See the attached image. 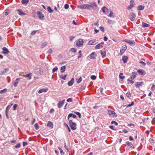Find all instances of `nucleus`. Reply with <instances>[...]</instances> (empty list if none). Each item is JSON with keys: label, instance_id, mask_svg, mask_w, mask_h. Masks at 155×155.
<instances>
[{"label": "nucleus", "instance_id": "c85d7f7f", "mask_svg": "<svg viewBox=\"0 0 155 155\" xmlns=\"http://www.w3.org/2000/svg\"><path fill=\"white\" fill-rule=\"evenodd\" d=\"M142 26L143 28H146L149 27L150 26V25L146 23L143 22L142 23Z\"/></svg>", "mask_w": 155, "mask_h": 155}, {"label": "nucleus", "instance_id": "2eb2a0df", "mask_svg": "<svg viewBox=\"0 0 155 155\" xmlns=\"http://www.w3.org/2000/svg\"><path fill=\"white\" fill-rule=\"evenodd\" d=\"M9 69L8 68H6L4 69L2 71H1L0 73V75H1L5 74L8 71Z\"/></svg>", "mask_w": 155, "mask_h": 155}, {"label": "nucleus", "instance_id": "a19ab883", "mask_svg": "<svg viewBox=\"0 0 155 155\" xmlns=\"http://www.w3.org/2000/svg\"><path fill=\"white\" fill-rule=\"evenodd\" d=\"M74 113L78 115L79 118H81V114L80 113L78 112H74Z\"/></svg>", "mask_w": 155, "mask_h": 155}, {"label": "nucleus", "instance_id": "4be33fe9", "mask_svg": "<svg viewBox=\"0 0 155 155\" xmlns=\"http://www.w3.org/2000/svg\"><path fill=\"white\" fill-rule=\"evenodd\" d=\"M72 117L73 118H75L77 117V116L73 114H72L70 113L69 114L68 116V120H69L70 117Z\"/></svg>", "mask_w": 155, "mask_h": 155}, {"label": "nucleus", "instance_id": "6e6552de", "mask_svg": "<svg viewBox=\"0 0 155 155\" xmlns=\"http://www.w3.org/2000/svg\"><path fill=\"white\" fill-rule=\"evenodd\" d=\"M3 50L2 53L5 54H8L9 53V51L8 49L6 47H3L2 48Z\"/></svg>", "mask_w": 155, "mask_h": 155}, {"label": "nucleus", "instance_id": "ddd939ff", "mask_svg": "<svg viewBox=\"0 0 155 155\" xmlns=\"http://www.w3.org/2000/svg\"><path fill=\"white\" fill-rule=\"evenodd\" d=\"M48 90V89L47 88L41 89L38 91V93L41 94L42 92H45L47 91Z\"/></svg>", "mask_w": 155, "mask_h": 155}, {"label": "nucleus", "instance_id": "c03bdc74", "mask_svg": "<svg viewBox=\"0 0 155 155\" xmlns=\"http://www.w3.org/2000/svg\"><path fill=\"white\" fill-rule=\"evenodd\" d=\"M127 81H128V83H127V84H130V83H132V84H133L134 83V81H132V80H130L129 79H128L127 80Z\"/></svg>", "mask_w": 155, "mask_h": 155}, {"label": "nucleus", "instance_id": "6ab92c4d", "mask_svg": "<svg viewBox=\"0 0 155 155\" xmlns=\"http://www.w3.org/2000/svg\"><path fill=\"white\" fill-rule=\"evenodd\" d=\"M143 84V82H138L136 83V84H135V86L136 87L138 88L142 85Z\"/></svg>", "mask_w": 155, "mask_h": 155}, {"label": "nucleus", "instance_id": "a211bd4d", "mask_svg": "<svg viewBox=\"0 0 155 155\" xmlns=\"http://www.w3.org/2000/svg\"><path fill=\"white\" fill-rule=\"evenodd\" d=\"M128 59V57L127 56H124L122 57V60L124 63H126L127 62Z\"/></svg>", "mask_w": 155, "mask_h": 155}, {"label": "nucleus", "instance_id": "a878e982", "mask_svg": "<svg viewBox=\"0 0 155 155\" xmlns=\"http://www.w3.org/2000/svg\"><path fill=\"white\" fill-rule=\"evenodd\" d=\"M144 8L143 6L140 5L137 8V10L139 11L142 10L144 9Z\"/></svg>", "mask_w": 155, "mask_h": 155}, {"label": "nucleus", "instance_id": "f704fd0d", "mask_svg": "<svg viewBox=\"0 0 155 155\" xmlns=\"http://www.w3.org/2000/svg\"><path fill=\"white\" fill-rule=\"evenodd\" d=\"M47 42L46 41L44 42L41 45V47L42 48H43L45 47L47 44Z\"/></svg>", "mask_w": 155, "mask_h": 155}, {"label": "nucleus", "instance_id": "7ed1b4c3", "mask_svg": "<svg viewBox=\"0 0 155 155\" xmlns=\"http://www.w3.org/2000/svg\"><path fill=\"white\" fill-rule=\"evenodd\" d=\"M84 41L82 39H79L76 42V45L78 47H81L83 45Z\"/></svg>", "mask_w": 155, "mask_h": 155}, {"label": "nucleus", "instance_id": "774afa93", "mask_svg": "<svg viewBox=\"0 0 155 155\" xmlns=\"http://www.w3.org/2000/svg\"><path fill=\"white\" fill-rule=\"evenodd\" d=\"M12 104H11V105H8L6 108V110H7V111L8 110H9V109L10 108L11 106L12 105Z\"/></svg>", "mask_w": 155, "mask_h": 155}, {"label": "nucleus", "instance_id": "8fccbe9b", "mask_svg": "<svg viewBox=\"0 0 155 155\" xmlns=\"http://www.w3.org/2000/svg\"><path fill=\"white\" fill-rule=\"evenodd\" d=\"M105 8H106V10H108V8H106V7H105V6H104L102 8V10L103 12L104 13H105V9H104Z\"/></svg>", "mask_w": 155, "mask_h": 155}, {"label": "nucleus", "instance_id": "37998d69", "mask_svg": "<svg viewBox=\"0 0 155 155\" xmlns=\"http://www.w3.org/2000/svg\"><path fill=\"white\" fill-rule=\"evenodd\" d=\"M64 147L68 151H69L71 150V149L70 148H68L66 146V143L65 142L64 143Z\"/></svg>", "mask_w": 155, "mask_h": 155}, {"label": "nucleus", "instance_id": "2f4dec72", "mask_svg": "<svg viewBox=\"0 0 155 155\" xmlns=\"http://www.w3.org/2000/svg\"><path fill=\"white\" fill-rule=\"evenodd\" d=\"M7 90L6 88L0 91V94H2L5 93L7 91Z\"/></svg>", "mask_w": 155, "mask_h": 155}, {"label": "nucleus", "instance_id": "9b49d317", "mask_svg": "<svg viewBox=\"0 0 155 155\" xmlns=\"http://www.w3.org/2000/svg\"><path fill=\"white\" fill-rule=\"evenodd\" d=\"M136 17V15L135 14L131 13H130V19L131 21H134Z\"/></svg>", "mask_w": 155, "mask_h": 155}, {"label": "nucleus", "instance_id": "1a4fd4ad", "mask_svg": "<svg viewBox=\"0 0 155 155\" xmlns=\"http://www.w3.org/2000/svg\"><path fill=\"white\" fill-rule=\"evenodd\" d=\"M71 128L72 130H74L77 129L76 124L75 123H72V124L70 125Z\"/></svg>", "mask_w": 155, "mask_h": 155}, {"label": "nucleus", "instance_id": "cd10ccee", "mask_svg": "<svg viewBox=\"0 0 155 155\" xmlns=\"http://www.w3.org/2000/svg\"><path fill=\"white\" fill-rule=\"evenodd\" d=\"M66 69V67L65 66H64L61 67V73H63L65 71Z\"/></svg>", "mask_w": 155, "mask_h": 155}, {"label": "nucleus", "instance_id": "9d476101", "mask_svg": "<svg viewBox=\"0 0 155 155\" xmlns=\"http://www.w3.org/2000/svg\"><path fill=\"white\" fill-rule=\"evenodd\" d=\"M137 72L141 75H144L146 74L145 71L143 69H138L137 71Z\"/></svg>", "mask_w": 155, "mask_h": 155}, {"label": "nucleus", "instance_id": "79ce46f5", "mask_svg": "<svg viewBox=\"0 0 155 155\" xmlns=\"http://www.w3.org/2000/svg\"><path fill=\"white\" fill-rule=\"evenodd\" d=\"M82 78L81 77H80L79 79H77V83L78 84L80 83L82 81Z\"/></svg>", "mask_w": 155, "mask_h": 155}, {"label": "nucleus", "instance_id": "864d4df0", "mask_svg": "<svg viewBox=\"0 0 155 155\" xmlns=\"http://www.w3.org/2000/svg\"><path fill=\"white\" fill-rule=\"evenodd\" d=\"M91 79L93 80H95L96 78V76L95 75H92L91 76Z\"/></svg>", "mask_w": 155, "mask_h": 155}, {"label": "nucleus", "instance_id": "338daca9", "mask_svg": "<svg viewBox=\"0 0 155 155\" xmlns=\"http://www.w3.org/2000/svg\"><path fill=\"white\" fill-rule=\"evenodd\" d=\"M17 106H18L17 104H15L13 106V110H15L16 109Z\"/></svg>", "mask_w": 155, "mask_h": 155}, {"label": "nucleus", "instance_id": "20e7f679", "mask_svg": "<svg viewBox=\"0 0 155 155\" xmlns=\"http://www.w3.org/2000/svg\"><path fill=\"white\" fill-rule=\"evenodd\" d=\"M127 48V46L126 45H125L122 46L120 49V55H122L124 52Z\"/></svg>", "mask_w": 155, "mask_h": 155}, {"label": "nucleus", "instance_id": "58836bf2", "mask_svg": "<svg viewBox=\"0 0 155 155\" xmlns=\"http://www.w3.org/2000/svg\"><path fill=\"white\" fill-rule=\"evenodd\" d=\"M101 52L102 57H104L106 56V53L105 51L103 52L101 51Z\"/></svg>", "mask_w": 155, "mask_h": 155}, {"label": "nucleus", "instance_id": "69168bd1", "mask_svg": "<svg viewBox=\"0 0 155 155\" xmlns=\"http://www.w3.org/2000/svg\"><path fill=\"white\" fill-rule=\"evenodd\" d=\"M36 31H32L31 33V35H35L36 33Z\"/></svg>", "mask_w": 155, "mask_h": 155}, {"label": "nucleus", "instance_id": "f257e3e1", "mask_svg": "<svg viewBox=\"0 0 155 155\" xmlns=\"http://www.w3.org/2000/svg\"><path fill=\"white\" fill-rule=\"evenodd\" d=\"M90 5L88 4H84V5H78L77 6V7L79 8L82 9H90Z\"/></svg>", "mask_w": 155, "mask_h": 155}, {"label": "nucleus", "instance_id": "39448f33", "mask_svg": "<svg viewBox=\"0 0 155 155\" xmlns=\"http://www.w3.org/2000/svg\"><path fill=\"white\" fill-rule=\"evenodd\" d=\"M124 41L128 43L131 46H134L135 45V43L134 41H131L130 40L125 39Z\"/></svg>", "mask_w": 155, "mask_h": 155}, {"label": "nucleus", "instance_id": "e433bc0d", "mask_svg": "<svg viewBox=\"0 0 155 155\" xmlns=\"http://www.w3.org/2000/svg\"><path fill=\"white\" fill-rule=\"evenodd\" d=\"M139 62L142 64L141 65V67H144L146 64L143 61H140Z\"/></svg>", "mask_w": 155, "mask_h": 155}, {"label": "nucleus", "instance_id": "ea45409f", "mask_svg": "<svg viewBox=\"0 0 155 155\" xmlns=\"http://www.w3.org/2000/svg\"><path fill=\"white\" fill-rule=\"evenodd\" d=\"M70 51L72 52H74L75 53L77 51V50L74 48H71L70 50Z\"/></svg>", "mask_w": 155, "mask_h": 155}, {"label": "nucleus", "instance_id": "c756f323", "mask_svg": "<svg viewBox=\"0 0 155 155\" xmlns=\"http://www.w3.org/2000/svg\"><path fill=\"white\" fill-rule=\"evenodd\" d=\"M28 2V0H22L21 1V3L23 5H26Z\"/></svg>", "mask_w": 155, "mask_h": 155}, {"label": "nucleus", "instance_id": "dca6fc26", "mask_svg": "<svg viewBox=\"0 0 155 155\" xmlns=\"http://www.w3.org/2000/svg\"><path fill=\"white\" fill-rule=\"evenodd\" d=\"M20 79V78H17L16 79L14 82L13 83L14 87H15L17 86V85L19 83L18 81H19Z\"/></svg>", "mask_w": 155, "mask_h": 155}, {"label": "nucleus", "instance_id": "49530a36", "mask_svg": "<svg viewBox=\"0 0 155 155\" xmlns=\"http://www.w3.org/2000/svg\"><path fill=\"white\" fill-rule=\"evenodd\" d=\"M21 147V144L20 143H18L17 145L15 146V147L16 148H19Z\"/></svg>", "mask_w": 155, "mask_h": 155}, {"label": "nucleus", "instance_id": "13d9d810", "mask_svg": "<svg viewBox=\"0 0 155 155\" xmlns=\"http://www.w3.org/2000/svg\"><path fill=\"white\" fill-rule=\"evenodd\" d=\"M111 124H115V125L116 126L118 124L117 123V122L116 121H112L111 122Z\"/></svg>", "mask_w": 155, "mask_h": 155}, {"label": "nucleus", "instance_id": "4d7b16f0", "mask_svg": "<svg viewBox=\"0 0 155 155\" xmlns=\"http://www.w3.org/2000/svg\"><path fill=\"white\" fill-rule=\"evenodd\" d=\"M58 69V68L57 67H55L52 70V72L54 73Z\"/></svg>", "mask_w": 155, "mask_h": 155}, {"label": "nucleus", "instance_id": "6e6d98bb", "mask_svg": "<svg viewBox=\"0 0 155 155\" xmlns=\"http://www.w3.org/2000/svg\"><path fill=\"white\" fill-rule=\"evenodd\" d=\"M126 96L128 97H129L131 96V94L130 92H128L126 94Z\"/></svg>", "mask_w": 155, "mask_h": 155}, {"label": "nucleus", "instance_id": "680f3d73", "mask_svg": "<svg viewBox=\"0 0 155 155\" xmlns=\"http://www.w3.org/2000/svg\"><path fill=\"white\" fill-rule=\"evenodd\" d=\"M125 143L128 146H130L131 145V143L129 141L125 142Z\"/></svg>", "mask_w": 155, "mask_h": 155}, {"label": "nucleus", "instance_id": "052dcab7", "mask_svg": "<svg viewBox=\"0 0 155 155\" xmlns=\"http://www.w3.org/2000/svg\"><path fill=\"white\" fill-rule=\"evenodd\" d=\"M151 89L152 91H154L155 90V85L154 84L152 85Z\"/></svg>", "mask_w": 155, "mask_h": 155}, {"label": "nucleus", "instance_id": "09e8293b", "mask_svg": "<svg viewBox=\"0 0 155 155\" xmlns=\"http://www.w3.org/2000/svg\"><path fill=\"white\" fill-rule=\"evenodd\" d=\"M59 150H60V153L61 155H63L64 154V152H63L61 148H58Z\"/></svg>", "mask_w": 155, "mask_h": 155}, {"label": "nucleus", "instance_id": "0eeeda50", "mask_svg": "<svg viewBox=\"0 0 155 155\" xmlns=\"http://www.w3.org/2000/svg\"><path fill=\"white\" fill-rule=\"evenodd\" d=\"M38 18L41 20H43L44 18V16L42 13L40 11H38L36 13Z\"/></svg>", "mask_w": 155, "mask_h": 155}, {"label": "nucleus", "instance_id": "bb28decb", "mask_svg": "<svg viewBox=\"0 0 155 155\" xmlns=\"http://www.w3.org/2000/svg\"><path fill=\"white\" fill-rule=\"evenodd\" d=\"M48 12L49 13H51L53 12V10L50 6H48L47 8Z\"/></svg>", "mask_w": 155, "mask_h": 155}, {"label": "nucleus", "instance_id": "a18cd8bd", "mask_svg": "<svg viewBox=\"0 0 155 155\" xmlns=\"http://www.w3.org/2000/svg\"><path fill=\"white\" fill-rule=\"evenodd\" d=\"M81 50H80L79 51L78 53H79V55L78 56V58H81V57L82 54H81Z\"/></svg>", "mask_w": 155, "mask_h": 155}, {"label": "nucleus", "instance_id": "3c124183", "mask_svg": "<svg viewBox=\"0 0 155 155\" xmlns=\"http://www.w3.org/2000/svg\"><path fill=\"white\" fill-rule=\"evenodd\" d=\"M100 29L102 32L103 33L104 32V27L102 26H101L100 27Z\"/></svg>", "mask_w": 155, "mask_h": 155}, {"label": "nucleus", "instance_id": "603ef678", "mask_svg": "<svg viewBox=\"0 0 155 155\" xmlns=\"http://www.w3.org/2000/svg\"><path fill=\"white\" fill-rule=\"evenodd\" d=\"M134 7L133 5H130L128 6L127 7V9L128 10H130V9H131L132 8H133Z\"/></svg>", "mask_w": 155, "mask_h": 155}, {"label": "nucleus", "instance_id": "e2e57ef3", "mask_svg": "<svg viewBox=\"0 0 155 155\" xmlns=\"http://www.w3.org/2000/svg\"><path fill=\"white\" fill-rule=\"evenodd\" d=\"M109 128L111 129L114 130H116V129L114 128V127L113 126H109Z\"/></svg>", "mask_w": 155, "mask_h": 155}, {"label": "nucleus", "instance_id": "b1692460", "mask_svg": "<svg viewBox=\"0 0 155 155\" xmlns=\"http://www.w3.org/2000/svg\"><path fill=\"white\" fill-rule=\"evenodd\" d=\"M53 123L50 121H49L48 122L47 126L49 127H51V128H52L53 127Z\"/></svg>", "mask_w": 155, "mask_h": 155}, {"label": "nucleus", "instance_id": "72a5a7b5", "mask_svg": "<svg viewBox=\"0 0 155 155\" xmlns=\"http://www.w3.org/2000/svg\"><path fill=\"white\" fill-rule=\"evenodd\" d=\"M123 73H120L119 75V77L121 79H124L125 78V76H123Z\"/></svg>", "mask_w": 155, "mask_h": 155}, {"label": "nucleus", "instance_id": "de8ad7c7", "mask_svg": "<svg viewBox=\"0 0 155 155\" xmlns=\"http://www.w3.org/2000/svg\"><path fill=\"white\" fill-rule=\"evenodd\" d=\"M53 52V50L52 48H51L49 49L48 51V54H51Z\"/></svg>", "mask_w": 155, "mask_h": 155}, {"label": "nucleus", "instance_id": "473e14b6", "mask_svg": "<svg viewBox=\"0 0 155 155\" xmlns=\"http://www.w3.org/2000/svg\"><path fill=\"white\" fill-rule=\"evenodd\" d=\"M134 0H131L130 2V5H133L134 7L136 5V4L134 2Z\"/></svg>", "mask_w": 155, "mask_h": 155}, {"label": "nucleus", "instance_id": "c9c22d12", "mask_svg": "<svg viewBox=\"0 0 155 155\" xmlns=\"http://www.w3.org/2000/svg\"><path fill=\"white\" fill-rule=\"evenodd\" d=\"M34 127L36 130L39 129V126L38 123H36L34 125Z\"/></svg>", "mask_w": 155, "mask_h": 155}, {"label": "nucleus", "instance_id": "0e129e2a", "mask_svg": "<svg viewBox=\"0 0 155 155\" xmlns=\"http://www.w3.org/2000/svg\"><path fill=\"white\" fill-rule=\"evenodd\" d=\"M69 5L67 4H65L64 5V8L65 9H67L69 8Z\"/></svg>", "mask_w": 155, "mask_h": 155}, {"label": "nucleus", "instance_id": "aec40b11", "mask_svg": "<svg viewBox=\"0 0 155 155\" xmlns=\"http://www.w3.org/2000/svg\"><path fill=\"white\" fill-rule=\"evenodd\" d=\"M18 13L20 15H26V14L22 12V11L20 9L17 10Z\"/></svg>", "mask_w": 155, "mask_h": 155}, {"label": "nucleus", "instance_id": "f3484780", "mask_svg": "<svg viewBox=\"0 0 155 155\" xmlns=\"http://www.w3.org/2000/svg\"><path fill=\"white\" fill-rule=\"evenodd\" d=\"M31 73H30L26 75H23V76L24 77L27 78L28 80H30L31 78Z\"/></svg>", "mask_w": 155, "mask_h": 155}, {"label": "nucleus", "instance_id": "4c0bfd02", "mask_svg": "<svg viewBox=\"0 0 155 155\" xmlns=\"http://www.w3.org/2000/svg\"><path fill=\"white\" fill-rule=\"evenodd\" d=\"M113 12L112 11H111L110 12L109 14L108 15V16L110 17H114V16L113 15Z\"/></svg>", "mask_w": 155, "mask_h": 155}, {"label": "nucleus", "instance_id": "f03ea898", "mask_svg": "<svg viewBox=\"0 0 155 155\" xmlns=\"http://www.w3.org/2000/svg\"><path fill=\"white\" fill-rule=\"evenodd\" d=\"M90 7H91L94 10H98V7L97 5L96 2H93V4H91L90 5Z\"/></svg>", "mask_w": 155, "mask_h": 155}, {"label": "nucleus", "instance_id": "7c9ffc66", "mask_svg": "<svg viewBox=\"0 0 155 155\" xmlns=\"http://www.w3.org/2000/svg\"><path fill=\"white\" fill-rule=\"evenodd\" d=\"M107 20L108 23L110 24L113 25L115 22V21L113 20L108 19Z\"/></svg>", "mask_w": 155, "mask_h": 155}, {"label": "nucleus", "instance_id": "5701e85b", "mask_svg": "<svg viewBox=\"0 0 155 155\" xmlns=\"http://www.w3.org/2000/svg\"><path fill=\"white\" fill-rule=\"evenodd\" d=\"M96 41L95 40H90L88 42L89 45H94L95 44Z\"/></svg>", "mask_w": 155, "mask_h": 155}, {"label": "nucleus", "instance_id": "4468645a", "mask_svg": "<svg viewBox=\"0 0 155 155\" xmlns=\"http://www.w3.org/2000/svg\"><path fill=\"white\" fill-rule=\"evenodd\" d=\"M64 101H65V100H62L61 101H59L58 102V108H61V106L63 104Z\"/></svg>", "mask_w": 155, "mask_h": 155}, {"label": "nucleus", "instance_id": "f8f14e48", "mask_svg": "<svg viewBox=\"0 0 155 155\" xmlns=\"http://www.w3.org/2000/svg\"><path fill=\"white\" fill-rule=\"evenodd\" d=\"M97 56L96 53L94 52H92L90 56V59H95Z\"/></svg>", "mask_w": 155, "mask_h": 155}, {"label": "nucleus", "instance_id": "393cba45", "mask_svg": "<svg viewBox=\"0 0 155 155\" xmlns=\"http://www.w3.org/2000/svg\"><path fill=\"white\" fill-rule=\"evenodd\" d=\"M103 47V46L99 43L95 46V48L96 49L101 48Z\"/></svg>", "mask_w": 155, "mask_h": 155}, {"label": "nucleus", "instance_id": "412c9836", "mask_svg": "<svg viewBox=\"0 0 155 155\" xmlns=\"http://www.w3.org/2000/svg\"><path fill=\"white\" fill-rule=\"evenodd\" d=\"M74 79L73 78H72L70 81H68V85L69 86H72L74 83Z\"/></svg>", "mask_w": 155, "mask_h": 155}, {"label": "nucleus", "instance_id": "5fc2aeb1", "mask_svg": "<svg viewBox=\"0 0 155 155\" xmlns=\"http://www.w3.org/2000/svg\"><path fill=\"white\" fill-rule=\"evenodd\" d=\"M67 77V75H63L62 76H61L60 78L62 79L65 80L66 79V78Z\"/></svg>", "mask_w": 155, "mask_h": 155}, {"label": "nucleus", "instance_id": "423d86ee", "mask_svg": "<svg viewBox=\"0 0 155 155\" xmlns=\"http://www.w3.org/2000/svg\"><path fill=\"white\" fill-rule=\"evenodd\" d=\"M108 113L109 115H112L114 117H117V115L116 113L113 111L111 110H107Z\"/></svg>", "mask_w": 155, "mask_h": 155}, {"label": "nucleus", "instance_id": "bf43d9fd", "mask_svg": "<svg viewBox=\"0 0 155 155\" xmlns=\"http://www.w3.org/2000/svg\"><path fill=\"white\" fill-rule=\"evenodd\" d=\"M67 101L68 102H72L73 101V100L71 98H70L67 100Z\"/></svg>", "mask_w": 155, "mask_h": 155}]
</instances>
